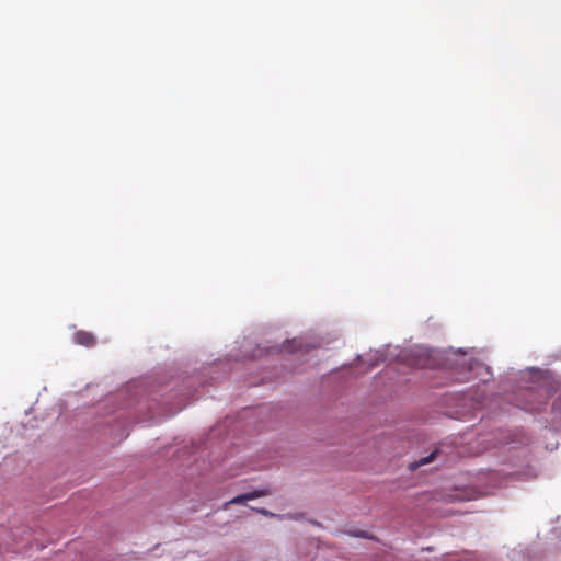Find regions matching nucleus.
Instances as JSON below:
<instances>
[{
	"mask_svg": "<svg viewBox=\"0 0 561 561\" xmlns=\"http://www.w3.org/2000/svg\"><path fill=\"white\" fill-rule=\"evenodd\" d=\"M551 415L552 425L561 430V394L558 396L552 403Z\"/></svg>",
	"mask_w": 561,
	"mask_h": 561,
	"instance_id": "nucleus-5",
	"label": "nucleus"
},
{
	"mask_svg": "<svg viewBox=\"0 0 561 561\" xmlns=\"http://www.w3.org/2000/svg\"><path fill=\"white\" fill-rule=\"evenodd\" d=\"M304 348V344L300 341L294 339L293 341H287L286 344L280 346V350L287 352H297Z\"/></svg>",
	"mask_w": 561,
	"mask_h": 561,
	"instance_id": "nucleus-8",
	"label": "nucleus"
},
{
	"mask_svg": "<svg viewBox=\"0 0 561 561\" xmlns=\"http://www.w3.org/2000/svg\"><path fill=\"white\" fill-rule=\"evenodd\" d=\"M255 512L264 515V516H275V514L271 513L270 511L265 508H253Z\"/></svg>",
	"mask_w": 561,
	"mask_h": 561,
	"instance_id": "nucleus-10",
	"label": "nucleus"
},
{
	"mask_svg": "<svg viewBox=\"0 0 561 561\" xmlns=\"http://www.w3.org/2000/svg\"><path fill=\"white\" fill-rule=\"evenodd\" d=\"M461 367L463 370H461L459 376L456 378L458 382H467L473 379H478L479 381L485 383L492 377L490 367L476 359H472L467 364L463 363Z\"/></svg>",
	"mask_w": 561,
	"mask_h": 561,
	"instance_id": "nucleus-2",
	"label": "nucleus"
},
{
	"mask_svg": "<svg viewBox=\"0 0 561 561\" xmlns=\"http://www.w3.org/2000/svg\"><path fill=\"white\" fill-rule=\"evenodd\" d=\"M268 494V491L265 490V489H262V490H254V491H251V492H247V493H243V494H240V495H237L234 496L233 499H231L230 501H227L224 506L227 507L228 505L230 504H243L245 503L247 501H251V500H255V499H259L261 496H265Z\"/></svg>",
	"mask_w": 561,
	"mask_h": 561,
	"instance_id": "nucleus-3",
	"label": "nucleus"
},
{
	"mask_svg": "<svg viewBox=\"0 0 561 561\" xmlns=\"http://www.w3.org/2000/svg\"><path fill=\"white\" fill-rule=\"evenodd\" d=\"M436 457H437V449L432 451L428 456L422 457L419 460H415V461L409 463V469L411 471H414L417 468L432 462L434 459H436Z\"/></svg>",
	"mask_w": 561,
	"mask_h": 561,
	"instance_id": "nucleus-7",
	"label": "nucleus"
},
{
	"mask_svg": "<svg viewBox=\"0 0 561 561\" xmlns=\"http://www.w3.org/2000/svg\"><path fill=\"white\" fill-rule=\"evenodd\" d=\"M390 357L386 353L385 350H375L370 351L365 358V363L368 364L367 370L373 369L375 366H377L379 363L389 360Z\"/></svg>",
	"mask_w": 561,
	"mask_h": 561,
	"instance_id": "nucleus-4",
	"label": "nucleus"
},
{
	"mask_svg": "<svg viewBox=\"0 0 561 561\" xmlns=\"http://www.w3.org/2000/svg\"><path fill=\"white\" fill-rule=\"evenodd\" d=\"M75 342L79 345L91 346L94 344V337L89 332L79 331L75 334Z\"/></svg>",
	"mask_w": 561,
	"mask_h": 561,
	"instance_id": "nucleus-6",
	"label": "nucleus"
},
{
	"mask_svg": "<svg viewBox=\"0 0 561 561\" xmlns=\"http://www.w3.org/2000/svg\"><path fill=\"white\" fill-rule=\"evenodd\" d=\"M519 374V387L523 390L515 404L526 411L539 412L549 394L550 376L547 371L535 367H529Z\"/></svg>",
	"mask_w": 561,
	"mask_h": 561,
	"instance_id": "nucleus-1",
	"label": "nucleus"
},
{
	"mask_svg": "<svg viewBox=\"0 0 561 561\" xmlns=\"http://www.w3.org/2000/svg\"><path fill=\"white\" fill-rule=\"evenodd\" d=\"M519 442L516 440V439H510V440H506V442H502V444H518Z\"/></svg>",
	"mask_w": 561,
	"mask_h": 561,
	"instance_id": "nucleus-11",
	"label": "nucleus"
},
{
	"mask_svg": "<svg viewBox=\"0 0 561 561\" xmlns=\"http://www.w3.org/2000/svg\"><path fill=\"white\" fill-rule=\"evenodd\" d=\"M348 535L353 536V537H364V538H368V535L365 533V531H359V530H350L347 531Z\"/></svg>",
	"mask_w": 561,
	"mask_h": 561,
	"instance_id": "nucleus-9",
	"label": "nucleus"
},
{
	"mask_svg": "<svg viewBox=\"0 0 561 561\" xmlns=\"http://www.w3.org/2000/svg\"><path fill=\"white\" fill-rule=\"evenodd\" d=\"M473 559H474L476 561H481V560H480V559H478L476 556L473 557Z\"/></svg>",
	"mask_w": 561,
	"mask_h": 561,
	"instance_id": "nucleus-12",
	"label": "nucleus"
}]
</instances>
